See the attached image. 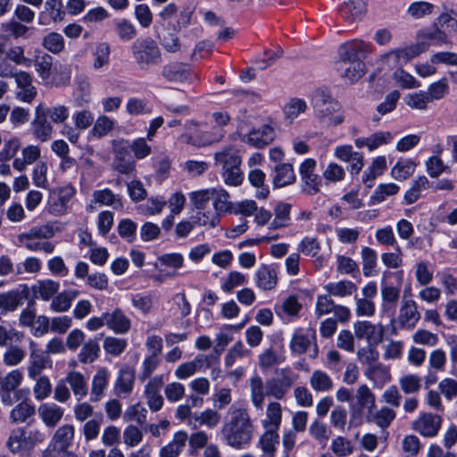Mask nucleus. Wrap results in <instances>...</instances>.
Instances as JSON below:
<instances>
[{"label": "nucleus", "mask_w": 457, "mask_h": 457, "mask_svg": "<svg viewBox=\"0 0 457 457\" xmlns=\"http://www.w3.org/2000/svg\"><path fill=\"white\" fill-rule=\"evenodd\" d=\"M253 424L245 408H237L231 411L229 420L224 423L221 435L228 445L241 449L248 445L253 437Z\"/></svg>", "instance_id": "f257e3e1"}, {"label": "nucleus", "mask_w": 457, "mask_h": 457, "mask_svg": "<svg viewBox=\"0 0 457 457\" xmlns=\"http://www.w3.org/2000/svg\"><path fill=\"white\" fill-rule=\"evenodd\" d=\"M314 117L328 127H337L345 121L342 104L325 88L315 89L311 96Z\"/></svg>", "instance_id": "f03ea898"}, {"label": "nucleus", "mask_w": 457, "mask_h": 457, "mask_svg": "<svg viewBox=\"0 0 457 457\" xmlns=\"http://www.w3.org/2000/svg\"><path fill=\"white\" fill-rule=\"evenodd\" d=\"M214 165L221 170V177L226 185L237 187L244 180L241 170L242 159L239 150L233 145H226L214 154Z\"/></svg>", "instance_id": "7ed1b4c3"}, {"label": "nucleus", "mask_w": 457, "mask_h": 457, "mask_svg": "<svg viewBox=\"0 0 457 457\" xmlns=\"http://www.w3.org/2000/svg\"><path fill=\"white\" fill-rule=\"evenodd\" d=\"M183 126L185 132L179 136L178 140L195 147H205L220 143L225 137V131L221 129H200L201 122L195 119L187 120Z\"/></svg>", "instance_id": "20e7f679"}, {"label": "nucleus", "mask_w": 457, "mask_h": 457, "mask_svg": "<svg viewBox=\"0 0 457 457\" xmlns=\"http://www.w3.org/2000/svg\"><path fill=\"white\" fill-rule=\"evenodd\" d=\"M131 53L140 70L147 71L162 62V52L151 37L138 38L131 45Z\"/></svg>", "instance_id": "39448f33"}, {"label": "nucleus", "mask_w": 457, "mask_h": 457, "mask_svg": "<svg viewBox=\"0 0 457 457\" xmlns=\"http://www.w3.org/2000/svg\"><path fill=\"white\" fill-rule=\"evenodd\" d=\"M189 201L195 211L193 217L198 226L214 228L217 225L216 212L210 207V187L193 191L188 195Z\"/></svg>", "instance_id": "423d86ee"}, {"label": "nucleus", "mask_w": 457, "mask_h": 457, "mask_svg": "<svg viewBox=\"0 0 457 457\" xmlns=\"http://www.w3.org/2000/svg\"><path fill=\"white\" fill-rule=\"evenodd\" d=\"M44 435L37 429L27 432L22 428L12 429L6 442L8 450L20 456L28 455L36 446L43 442Z\"/></svg>", "instance_id": "0eeeda50"}, {"label": "nucleus", "mask_w": 457, "mask_h": 457, "mask_svg": "<svg viewBox=\"0 0 457 457\" xmlns=\"http://www.w3.org/2000/svg\"><path fill=\"white\" fill-rule=\"evenodd\" d=\"M428 48V44L425 42L416 43L405 47L390 50L379 57V62L383 67L388 69L402 68L413 58L418 57Z\"/></svg>", "instance_id": "6e6552de"}, {"label": "nucleus", "mask_w": 457, "mask_h": 457, "mask_svg": "<svg viewBox=\"0 0 457 457\" xmlns=\"http://www.w3.org/2000/svg\"><path fill=\"white\" fill-rule=\"evenodd\" d=\"M161 74L167 82L176 85L200 83L199 73L190 64L182 62L173 61L164 64Z\"/></svg>", "instance_id": "1a4fd4ad"}, {"label": "nucleus", "mask_w": 457, "mask_h": 457, "mask_svg": "<svg viewBox=\"0 0 457 457\" xmlns=\"http://www.w3.org/2000/svg\"><path fill=\"white\" fill-rule=\"evenodd\" d=\"M312 346V351L310 354V357L315 359L319 355V347L317 345L315 329H295L289 343V348L292 353L295 355H302L305 353Z\"/></svg>", "instance_id": "9d476101"}, {"label": "nucleus", "mask_w": 457, "mask_h": 457, "mask_svg": "<svg viewBox=\"0 0 457 457\" xmlns=\"http://www.w3.org/2000/svg\"><path fill=\"white\" fill-rule=\"evenodd\" d=\"M297 376L288 368L276 370V376L266 382L267 395L283 399L296 380Z\"/></svg>", "instance_id": "9b49d317"}, {"label": "nucleus", "mask_w": 457, "mask_h": 457, "mask_svg": "<svg viewBox=\"0 0 457 457\" xmlns=\"http://www.w3.org/2000/svg\"><path fill=\"white\" fill-rule=\"evenodd\" d=\"M355 398L358 409H352L350 413L349 428H357L362 424V411H370L376 407V397L370 387L362 384L358 386Z\"/></svg>", "instance_id": "f8f14e48"}, {"label": "nucleus", "mask_w": 457, "mask_h": 457, "mask_svg": "<svg viewBox=\"0 0 457 457\" xmlns=\"http://www.w3.org/2000/svg\"><path fill=\"white\" fill-rule=\"evenodd\" d=\"M316 166V161L312 158H308L299 167L301 189L307 195H317L322 187V178L315 173Z\"/></svg>", "instance_id": "ddd939ff"}, {"label": "nucleus", "mask_w": 457, "mask_h": 457, "mask_svg": "<svg viewBox=\"0 0 457 457\" xmlns=\"http://www.w3.org/2000/svg\"><path fill=\"white\" fill-rule=\"evenodd\" d=\"M29 350L28 375L31 379H37L44 370L51 368L52 361L46 353L41 350L33 340L29 341Z\"/></svg>", "instance_id": "4468645a"}, {"label": "nucleus", "mask_w": 457, "mask_h": 457, "mask_svg": "<svg viewBox=\"0 0 457 457\" xmlns=\"http://www.w3.org/2000/svg\"><path fill=\"white\" fill-rule=\"evenodd\" d=\"M340 60L362 61L373 52L370 43L361 39H353L340 46Z\"/></svg>", "instance_id": "2eb2a0df"}, {"label": "nucleus", "mask_w": 457, "mask_h": 457, "mask_svg": "<svg viewBox=\"0 0 457 457\" xmlns=\"http://www.w3.org/2000/svg\"><path fill=\"white\" fill-rule=\"evenodd\" d=\"M353 331L358 339H365L369 345H378L382 342L385 334L383 325L373 324L368 320L354 322Z\"/></svg>", "instance_id": "dca6fc26"}, {"label": "nucleus", "mask_w": 457, "mask_h": 457, "mask_svg": "<svg viewBox=\"0 0 457 457\" xmlns=\"http://www.w3.org/2000/svg\"><path fill=\"white\" fill-rule=\"evenodd\" d=\"M74 435L75 428L73 425L64 424L59 427L43 453L68 450L73 443Z\"/></svg>", "instance_id": "f3484780"}, {"label": "nucleus", "mask_w": 457, "mask_h": 457, "mask_svg": "<svg viewBox=\"0 0 457 457\" xmlns=\"http://www.w3.org/2000/svg\"><path fill=\"white\" fill-rule=\"evenodd\" d=\"M441 424L442 418L439 415L424 412L412 422V429L423 436L432 437L437 435Z\"/></svg>", "instance_id": "a211bd4d"}, {"label": "nucleus", "mask_w": 457, "mask_h": 457, "mask_svg": "<svg viewBox=\"0 0 457 457\" xmlns=\"http://www.w3.org/2000/svg\"><path fill=\"white\" fill-rule=\"evenodd\" d=\"M163 384V376L157 375L150 378L145 386L144 395L146 403L154 412L160 411L163 406V398L161 395Z\"/></svg>", "instance_id": "6ab92c4d"}, {"label": "nucleus", "mask_w": 457, "mask_h": 457, "mask_svg": "<svg viewBox=\"0 0 457 457\" xmlns=\"http://www.w3.org/2000/svg\"><path fill=\"white\" fill-rule=\"evenodd\" d=\"M213 360L216 359L212 355L199 354L194 360L179 364L175 370V376L185 380L201 371L203 367H211Z\"/></svg>", "instance_id": "aec40b11"}, {"label": "nucleus", "mask_w": 457, "mask_h": 457, "mask_svg": "<svg viewBox=\"0 0 457 457\" xmlns=\"http://www.w3.org/2000/svg\"><path fill=\"white\" fill-rule=\"evenodd\" d=\"M334 156L349 163V170L351 174H359L364 165L363 156L361 154L353 150L350 145H338L334 150Z\"/></svg>", "instance_id": "412c9836"}, {"label": "nucleus", "mask_w": 457, "mask_h": 457, "mask_svg": "<svg viewBox=\"0 0 457 457\" xmlns=\"http://www.w3.org/2000/svg\"><path fill=\"white\" fill-rule=\"evenodd\" d=\"M43 109L36 107L35 118L31 122V131L34 137L40 142H46L51 139L54 127L43 115Z\"/></svg>", "instance_id": "4be33fe9"}, {"label": "nucleus", "mask_w": 457, "mask_h": 457, "mask_svg": "<svg viewBox=\"0 0 457 457\" xmlns=\"http://www.w3.org/2000/svg\"><path fill=\"white\" fill-rule=\"evenodd\" d=\"M210 192L211 201L212 202V211L216 212L218 224L222 214L233 211V204L230 201L229 194L224 188L210 187Z\"/></svg>", "instance_id": "5701e85b"}, {"label": "nucleus", "mask_w": 457, "mask_h": 457, "mask_svg": "<svg viewBox=\"0 0 457 457\" xmlns=\"http://www.w3.org/2000/svg\"><path fill=\"white\" fill-rule=\"evenodd\" d=\"M135 370L134 369L125 366L122 367L118 374L114 383V393L119 397H126L129 395L134 387Z\"/></svg>", "instance_id": "b1692460"}, {"label": "nucleus", "mask_w": 457, "mask_h": 457, "mask_svg": "<svg viewBox=\"0 0 457 457\" xmlns=\"http://www.w3.org/2000/svg\"><path fill=\"white\" fill-rule=\"evenodd\" d=\"M274 139V131L270 126L264 125L259 129H253L248 134L244 135L242 141L256 148H262L270 144Z\"/></svg>", "instance_id": "393cba45"}, {"label": "nucleus", "mask_w": 457, "mask_h": 457, "mask_svg": "<svg viewBox=\"0 0 457 457\" xmlns=\"http://www.w3.org/2000/svg\"><path fill=\"white\" fill-rule=\"evenodd\" d=\"M105 318L106 327L116 334L124 335L131 328L130 319L120 308H116L111 312H105Z\"/></svg>", "instance_id": "a878e982"}, {"label": "nucleus", "mask_w": 457, "mask_h": 457, "mask_svg": "<svg viewBox=\"0 0 457 457\" xmlns=\"http://www.w3.org/2000/svg\"><path fill=\"white\" fill-rule=\"evenodd\" d=\"M420 318L415 301L403 298L399 311L398 320L406 328L411 329L415 327Z\"/></svg>", "instance_id": "bb28decb"}, {"label": "nucleus", "mask_w": 457, "mask_h": 457, "mask_svg": "<svg viewBox=\"0 0 457 457\" xmlns=\"http://www.w3.org/2000/svg\"><path fill=\"white\" fill-rule=\"evenodd\" d=\"M342 18L351 23L363 18L366 12V0H344L340 7Z\"/></svg>", "instance_id": "cd10ccee"}, {"label": "nucleus", "mask_w": 457, "mask_h": 457, "mask_svg": "<svg viewBox=\"0 0 457 457\" xmlns=\"http://www.w3.org/2000/svg\"><path fill=\"white\" fill-rule=\"evenodd\" d=\"M110 379V372L106 368H100L94 375L91 382V402H98L104 396Z\"/></svg>", "instance_id": "c85d7f7f"}, {"label": "nucleus", "mask_w": 457, "mask_h": 457, "mask_svg": "<svg viewBox=\"0 0 457 457\" xmlns=\"http://www.w3.org/2000/svg\"><path fill=\"white\" fill-rule=\"evenodd\" d=\"M254 278L256 287L263 291L274 289L278 283L275 269L267 265H262L257 269Z\"/></svg>", "instance_id": "c756f323"}, {"label": "nucleus", "mask_w": 457, "mask_h": 457, "mask_svg": "<svg viewBox=\"0 0 457 457\" xmlns=\"http://www.w3.org/2000/svg\"><path fill=\"white\" fill-rule=\"evenodd\" d=\"M31 59L38 77L44 81L48 80L52 74L53 57L40 49H36Z\"/></svg>", "instance_id": "7c9ffc66"}, {"label": "nucleus", "mask_w": 457, "mask_h": 457, "mask_svg": "<svg viewBox=\"0 0 457 457\" xmlns=\"http://www.w3.org/2000/svg\"><path fill=\"white\" fill-rule=\"evenodd\" d=\"M64 411L54 403H43L38 407V415L46 427H55L63 416Z\"/></svg>", "instance_id": "2f4dec72"}, {"label": "nucleus", "mask_w": 457, "mask_h": 457, "mask_svg": "<svg viewBox=\"0 0 457 457\" xmlns=\"http://www.w3.org/2000/svg\"><path fill=\"white\" fill-rule=\"evenodd\" d=\"M341 77L353 83L365 73V63L362 61L340 60L338 68Z\"/></svg>", "instance_id": "473e14b6"}, {"label": "nucleus", "mask_w": 457, "mask_h": 457, "mask_svg": "<svg viewBox=\"0 0 457 457\" xmlns=\"http://www.w3.org/2000/svg\"><path fill=\"white\" fill-rule=\"evenodd\" d=\"M187 434L179 431L174 434L172 440L159 451L160 457H178L186 446Z\"/></svg>", "instance_id": "72a5a7b5"}, {"label": "nucleus", "mask_w": 457, "mask_h": 457, "mask_svg": "<svg viewBox=\"0 0 457 457\" xmlns=\"http://www.w3.org/2000/svg\"><path fill=\"white\" fill-rule=\"evenodd\" d=\"M192 419L194 421L189 420L188 424L194 428L204 426L212 429L220 424L221 416L216 410L208 408L200 413H195Z\"/></svg>", "instance_id": "f704fd0d"}, {"label": "nucleus", "mask_w": 457, "mask_h": 457, "mask_svg": "<svg viewBox=\"0 0 457 457\" xmlns=\"http://www.w3.org/2000/svg\"><path fill=\"white\" fill-rule=\"evenodd\" d=\"M62 1H46L45 12L39 13L38 23L47 25L49 21L58 22L62 21L64 12L62 11Z\"/></svg>", "instance_id": "c9c22d12"}, {"label": "nucleus", "mask_w": 457, "mask_h": 457, "mask_svg": "<svg viewBox=\"0 0 457 457\" xmlns=\"http://www.w3.org/2000/svg\"><path fill=\"white\" fill-rule=\"evenodd\" d=\"M41 155V149L38 145H29L21 151V157L13 161L12 166L19 171H23L28 165L37 162Z\"/></svg>", "instance_id": "e433bc0d"}, {"label": "nucleus", "mask_w": 457, "mask_h": 457, "mask_svg": "<svg viewBox=\"0 0 457 457\" xmlns=\"http://www.w3.org/2000/svg\"><path fill=\"white\" fill-rule=\"evenodd\" d=\"M293 166L289 163H279L274 168L273 185L275 187H283L295 181Z\"/></svg>", "instance_id": "4c0bfd02"}, {"label": "nucleus", "mask_w": 457, "mask_h": 457, "mask_svg": "<svg viewBox=\"0 0 457 457\" xmlns=\"http://www.w3.org/2000/svg\"><path fill=\"white\" fill-rule=\"evenodd\" d=\"M282 421V407L278 402H270L268 403L265 418L262 420L264 428L279 429Z\"/></svg>", "instance_id": "58836bf2"}, {"label": "nucleus", "mask_w": 457, "mask_h": 457, "mask_svg": "<svg viewBox=\"0 0 457 457\" xmlns=\"http://www.w3.org/2000/svg\"><path fill=\"white\" fill-rule=\"evenodd\" d=\"M64 380L71 386L72 393L79 400L87 395V379L81 372L71 370L67 373Z\"/></svg>", "instance_id": "ea45409f"}, {"label": "nucleus", "mask_w": 457, "mask_h": 457, "mask_svg": "<svg viewBox=\"0 0 457 457\" xmlns=\"http://www.w3.org/2000/svg\"><path fill=\"white\" fill-rule=\"evenodd\" d=\"M278 430L265 428V432L259 439V445L263 453V457H274L278 445Z\"/></svg>", "instance_id": "a19ab883"}, {"label": "nucleus", "mask_w": 457, "mask_h": 457, "mask_svg": "<svg viewBox=\"0 0 457 457\" xmlns=\"http://www.w3.org/2000/svg\"><path fill=\"white\" fill-rule=\"evenodd\" d=\"M395 415L396 413L393 409L384 406L377 411H374V410L367 411L366 420L368 422H374L381 428H386L390 426Z\"/></svg>", "instance_id": "79ce46f5"}, {"label": "nucleus", "mask_w": 457, "mask_h": 457, "mask_svg": "<svg viewBox=\"0 0 457 457\" xmlns=\"http://www.w3.org/2000/svg\"><path fill=\"white\" fill-rule=\"evenodd\" d=\"M93 199L95 203L101 205L112 206L115 210L123 209V203L120 196L114 194L109 188L96 190L93 193Z\"/></svg>", "instance_id": "37998d69"}, {"label": "nucleus", "mask_w": 457, "mask_h": 457, "mask_svg": "<svg viewBox=\"0 0 457 457\" xmlns=\"http://www.w3.org/2000/svg\"><path fill=\"white\" fill-rule=\"evenodd\" d=\"M35 412V405L30 401L24 400L11 411L10 420L15 424L23 423L33 417Z\"/></svg>", "instance_id": "c03bdc74"}, {"label": "nucleus", "mask_w": 457, "mask_h": 457, "mask_svg": "<svg viewBox=\"0 0 457 457\" xmlns=\"http://www.w3.org/2000/svg\"><path fill=\"white\" fill-rule=\"evenodd\" d=\"M366 377L373 381L375 386L382 387L391 380L390 369L382 363H376L368 368Z\"/></svg>", "instance_id": "a18cd8bd"}, {"label": "nucleus", "mask_w": 457, "mask_h": 457, "mask_svg": "<svg viewBox=\"0 0 457 457\" xmlns=\"http://www.w3.org/2000/svg\"><path fill=\"white\" fill-rule=\"evenodd\" d=\"M59 287L60 285L56 281L51 279L40 280L32 287V293L36 298L48 301L58 292Z\"/></svg>", "instance_id": "49530a36"}, {"label": "nucleus", "mask_w": 457, "mask_h": 457, "mask_svg": "<svg viewBox=\"0 0 457 457\" xmlns=\"http://www.w3.org/2000/svg\"><path fill=\"white\" fill-rule=\"evenodd\" d=\"M311 387L316 392H328L333 386L331 377L321 370H315L309 379Z\"/></svg>", "instance_id": "de8ad7c7"}, {"label": "nucleus", "mask_w": 457, "mask_h": 457, "mask_svg": "<svg viewBox=\"0 0 457 457\" xmlns=\"http://www.w3.org/2000/svg\"><path fill=\"white\" fill-rule=\"evenodd\" d=\"M37 107H41L44 111L43 115L56 124L64 123L70 115L69 108L63 104H55L52 107H46L43 103H40Z\"/></svg>", "instance_id": "09e8293b"}, {"label": "nucleus", "mask_w": 457, "mask_h": 457, "mask_svg": "<svg viewBox=\"0 0 457 457\" xmlns=\"http://www.w3.org/2000/svg\"><path fill=\"white\" fill-rule=\"evenodd\" d=\"M324 288L330 295L337 297L350 296L357 290L356 285L350 280L330 282Z\"/></svg>", "instance_id": "8fccbe9b"}, {"label": "nucleus", "mask_w": 457, "mask_h": 457, "mask_svg": "<svg viewBox=\"0 0 457 457\" xmlns=\"http://www.w3.org/2000/svg\"><path fill=\"white\" fill-rule=\"evenodd\" d=\"M251 401L253 405L259 410H262L267 390H264V384L261 377L254 376L250 379Z\"/></svg>", "instance_id": "3c124183"}, {"label": "nucleus", "mask_w": 457, "mask_h": 457, "mask_svg": "<svg viewBox=\"0 0 457 457\" xmlns=\"http://www.w3.org/2000/svg\"><path fill=\"white\" fill-rule=\"evenodd\" d=\"M100 353V345L96 339H88L82 345L78 354L79 361L82 364L94 362Z\"/></svg>", "instance_id": "603ef678"}, {"label": "nucleus", "mask_w": 457, "mask_h": 457, "mask_svg": "<svg viewBox=\"0 0 457 457\" xmlns=\"http://www.w3.org/2000/svg\"><path fill=\"white\" fill-rule=\"evenodd\" d=\"M110 54L111 47L109 44L105 42L98 43L92 53L94 70L99 71L107 66L110 62Z\"/></svg>", "instance_id": "864d4df0"}, {"label": "nucleus", "mask_w": 457, "mask_h": 457, "mask_svg": "<svg viewBox=\"0 0 457 457\" xmlns=\"http://www.w3.org/2000/svg\"><path fill=\"white\" fill-rule=\"evenodd\" d=\"M1 29L7 36H9L14 39L29 38V30H30V29L28 26H26L25 24H23L18 21H14V20H12V21L3 23L1 25Z\"/></svg>", "instance_id": "5fc2aeb1"}, {"label": "nucleus", "mask_w": 457, "mask_h": 457, "mask_svg": "<svg viewBox=\"0 0 457 457\" xmlns=\"http://www.w3.org/2000/svg\"><path fill=\"white\" fill-rule=\"evenodd\" d=\"M79 293L75 290L62 292L57 295L51 303V310L55 312H67L72 301L78 296Z\"/></svg>", "instance_id": "6e6d98bb"}, {"label": "nucleus", "mask_w": 457, "mask_h": 457, "mask_svg": "<svg viewBox=\"0 0 457 457\" xmlns=\"http://www.w3.org/2000/svg\"><path fill=\"white\" fill-rule=\"evenodd\" d=\"M291 205L286 203H278L274 208V220L270 223V229H278L286 227L290 219Z\"/></svg>", "instance_id": "4d7b16f0"}, {"label": "nucleus", "mask_w": 457, "mask_h": 457, "mask_svg": "<svg viewBox=\"0 0 457 457\" xmlns=\"http://www.w3.org/2000/svg\"><path fill=\"white\" fill-rule=\"evenodd\" d=\"M24 295L19 291H10L0 295V309L3 312H13L22 304Z\"/></svg>", "instance_id": "13d9d810"}, {"label": "nucleus", "mask_w": 457, "mask_h": 457, "mask_svg": "<svg viewBox=\"0 0 457 457\" xmlns=\"http://www.w3.org/2000/svg\"><path fill=\"white\" fill-rule=\"evenodd\" d=\"M430 102L427 92L422 90L408 94L404 97L405 104L413 110L426 111Z\"/></svg>", "instance_id": "bf43d9fd"}, {"label": "nucleus", "mask_w": 457, "mask_h": 457, "mask_svg": "<svg viewBox=\"0 0 457 457\" xmlns=\"http://www.w3.org/2000/svg\"><path fill=\"white\" fill-rule=\"evenodd\" d=\"M308 106L301 98H292L284 106V114L287 120L293 122L302 113H304Z\"/></svg>", "instance_id": "052dcab7"}, {"label": "nucleus", "mask_w": 457, "mask_h": 457, "mask_svg": "<svg viewBox=\"0 0 457 457\" xmlns=\"http://www.w3.org/2000/svg\"><path fill=\"white\" fill-rule=\"evenodd\" d=\"M416 163L411 160H401L391 170V176L399 181L410 178L415 171Z\"/></svg>", "instance_id": "680f3d73"}, {"label": "nucleus", "mask_w": 457, "mask_h": 457, "mask_svg": "<svg viewBox=\"0 0 457 457\" xmlns=\"http://www.w3.org/2000/svg\"><path fill=\"white\" fill-rule=\"evenodd\" d=\"M114 29L122 41H130L137 34L136 26L127 19L116 20L114 21Z\"/></svg>", "instance_id": "e2e57ef3"}, {"label": "nucleus", "mask_w": 457, "mask_h": 457, "mask_svg": "<svg viewBox=\"0 0 457 457\" xmlns=\"http://www.w3.org/2000/svg\"><path fill=\"white\" fill-rule=\"evenodd\" d=\"M362 271L365 277H371L375 274L378 254L372 248L365 246L361 249Z\"/></svg>", "instance_id": "0e129e2a"}, {"label": "nucleus", "mask_w": 457, "mask_h": 457, "mask_svg": "<svg viewBox=\"0 0 457 457\" xmlns=\"http://www.w3.org/2000/svg\"><path fill=\"white\" fill-rule=\"evenodd\" d=\"M42 46L48 52L57 54L64 49V38L57 32H50L42 38Z\"/></svg>", "instance_id": "69168bd1"}, {"label": "nucleus", "mask_w": 457, "mask_h": 457, "mask_svg": "<svg viewBox=\"0 0 457 457\" xmlns=\"http://www.w3.org/2000/svg\"><path fill=\"white\" fill-rule=\"evenodd\" d=\"M393 79L402 88L412 89L420 87V83L403 68H397L393 73Z\"/></svg>", "instance_id": "338daca9"}, {"label": "nucleus", "mask_w": 457, "mask_h": 457, "mask_svg": "<svg viewBox=\"0 0 457 457\" xmlns=\"http://www.w3.org/2000/svg\"><path fill=\"white\" fill-rule=\"evenodd\" d=\"M345 170L337 162H330L322 172V178L327 183H338L345 179Z\"/></svg>", "instance_id": "774afa93"}]
</instances>
